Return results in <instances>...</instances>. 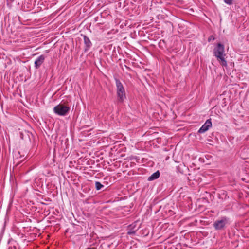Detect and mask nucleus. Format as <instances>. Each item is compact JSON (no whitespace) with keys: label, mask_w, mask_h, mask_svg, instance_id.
Segmentation results:
<instances>
[{"label":"nucleus","mask_w":249,"mask_h":249,"mask_svg":"<svg viewBox=\"0 0 249 249\" xmlns=\"http://www.w3.org/2000/svg\"><path fill=\"white\" fill-rule=\"evenodd\" d=\"M95 187L97 190H99L101 189V188L102 187H103V185L99 182H95Z\"/></svg>","instance_id":"nucleus-9"},{"label":"nucleus","mask_w":249,"mask_h":249,"mask_svg":"<svg viewBox=\"0 0 249 249\" xmlns=\"http://www.w3.org/2000/svg\"><path fill=\"white\" fill-rule=\"evenodd\" d=\"M45 58V56L43 55H41L36 60L35 62V66L36 68H38L41 64L43 63Z\"/></svg>","instance_id":"nucleus-6"},{"label":"nucleus","mask_w":249,"mask_h":249,"mask_svg":"<svg viewBox=\"0 0 249 249\" xmlns=\"http://www.w3.org/2000/svg\"><path fill=\"white\" fill-rule=\"evenodd\" d=\"M160 173L159 171H157L156 172L152 174L150 176H149L148 178V181H152L154 179H156L160 177Z\"/></svg>","instance_id":"nucleus-7"},{"label":"nucleus","mask_w":249,"mask_h":249,"mask_svg":"<svg viewBox=\"0 0 249 249\" xmlns=\"http://www.w3.org/2000/svg\"><path fill=\"white\" fill-rule=\"evenodd\" d=\"M224 2L226 4L231 5L232 3V0H224Z\"/></svg>","instance_id":"nucleus-11"},{"label":"nucleus","mask_w":249,"mask_h":249,"mask_svg":"<svg viewBox=\"0 0 249 249\" xmlns=\"http://www.w3.org/2000/svg\"><path fill=\"white\" fill-rule=\"evenodd\" d=\"M136 230H129L128 232H127V234H129V235H131V234H134L136 232Z\"/></svg>","instance_id":"nucleus-10"},{"label":"nucleus","mask_w":249,"mask_h":249,"mask_svg":"<svg viewBox=\"0 0 249 249\" xmlns=\"http://www.w3.org/2000/svg\"><path fill=\"white\" fill-rule=\"evenodd\" d=\"M228 224H229V219L226 217H222L215 221L213 226L216 230H221L223 229Z\"/></svg>","instance_id":"nucleus-4"},{"label":"nucleus","mask_w":249,"mask_h":249,"mask_svg":"<svg viewBox=\"0 0 249 249\" xmlns=\"http://www.w3.org/2000/svg\"><path fill=\"white\" fill-rule=\"evenodd\" d=\"M224 52V47L221 43H218L213 50L214 55L217 58L220 64L222 66L227 67V63L225 59L226 54Z\"/></svg>","instance_id":"nucleus-1"},{"label":"nucleus","mask_w":249,"mask_h":249,"mask_svg":"<svg viewBox=\"0 0 249 249\" xmlns=\"http://www.w3.org/2000/svg\"><path fill=\"white\" fill-rule=\"evenodd\" d=\"M84 41L85 45L86 47V50L88 49L91 46L92 43L90 39L85 36H84Z\"/></svg>","instance_id":"nucleus-8"},{"label":"nucleus","mask_w":249,"mask_h":249,"mask_svg":"<svg viewBox=\"0 0 249 249\" xmlns=\"http://www.w3.org/2000/svg\"><path fill=\"white\" fill-rule=\"evenodd\" d=\"M212 126V122L210 120H207L205 124L200 127L198 130L200 133H203L207 131Z\"/></svg>","instance_id":"nucleus-5"},{"label":"nucleus","mask_w":249,"mask_h":249,"mask_svg":"<svg viewBox=\"0 0 249 249\" xmlns=\"http://www.w3.org/2000/svg\"><path fill=\"white\" fill-rule=\"evenodd\" d=\"M116 86V93L118 99L120 102H123L126 99L125 90L120 81L115 80Z\"/></svg>","instance_id":"nucleus-2"},{"label":"nucleus","mask_w":249,"mask_h":249,"mask_svg":"<svg viewBox=\"0 0 249 249\" xmlns=\"http://www.w3.org/2000/svg\"><path fill=\"white\" fill-rule=\"evenodd\" d=\"M54 112L59 116H65L69 112L70 108L63 104H59L54 107L53 108Z\"/></svg>","instance_id":"nucleus-3"}]
</instances>
